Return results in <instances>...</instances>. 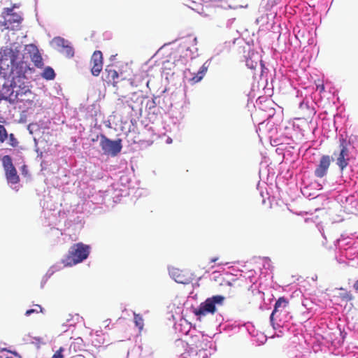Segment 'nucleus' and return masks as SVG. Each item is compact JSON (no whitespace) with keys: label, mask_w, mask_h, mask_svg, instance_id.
Here are the masks:
<instances>
[{"label":"nucleus","mask_w":358,"mask_h":358,"mask_svg":"<svg viewBox=\"0 0 358 358\" xmlns=\"http://www.w3.org/2000/svg\"><path fill=\"white\" fill-rule=\"evenodd\" d=\"M90 246L78 243L73 244L69 249V253L63 260L66 266H72L86 259L90 254Z\"/></svg>","instance_id":"nucleus-1"},{"label":"nucleus","mask_w":358,"mask_h":358,"mask_svg":"<svg viewBox=\"0 0 358 358\" xmlns=\"http://www.w3.org/2000/svg\"><path fill=\"white\" fill-rule=\"evenodd\" d=\"M225 298L221 295H215L208 298L201 303L197 308L193 310L194 314L200 319L208 314H215L217 312V306H222Z\"/></svg>","instance_id":"nucleus-2"},{"label":"nucleus","mask_w":358,"mask_h":358,"mask_svg":"<svg viewBox=\"0 0 358 358\" xmlns=\"http://www.w3.org/2000/svg\"><path fill=\"white\" fill-rule=\"evenodd\" d=\"M331 159L336 162L341 172L348 166L350 160V150L348 142L345 138H341L339 139L338 148L334 152Z\"/></svg>","instance_id":"nucleus-3"},{"label":"nucleus","mask_w":358,"mask_h":358,"mask_svg":"<svg viewBox=\"0 0 358 358\" xmlns=\"http://www.w3.org/2000/svg\"><path fill=\"white\" fill-rule=\"evenodd\" d=\"M99 145L105 155L112 157L117 156L122 148V140L120 138L112 141L104 134H100Z\"/></svg>","instance_id":"nucleus-4"},{"label":"nucleus","mask_w":358,"mask_h":358,"mask_svg":"<svg viewBox=\"0 0 358 358\" xmlns=\"http://www.w3.org/2000/svg\"><path fill=\"white\" fill-rule=\"evenodd\" d=\"M1 162L5 171L6 178L8 183L17 184L20 182V177L14 166L12 158L9 155H4L1 158Z\"/></svg>","instance_id":"nucleus-5"},{"label":"nucleus","mask_w":358,"mask_h":358,"mask_svg":"<svg viewBox=\"0 0 358 358\" xmlns=\"http://www.w3.org/2000/svg\"><path fill=\"white\" fill-rule=\"evenodd\" d=\"M15 7L16 6L14 5L12 8H5L2 12V16L5 18V21L3 22H0V24L5 26L7 29H8V23L10 24L13 23L19 24L22 20L20 15L13 12V8Z\"/></svg>","instance_id":"nucleus-6"},{"label":"nucleus","mask_w":358,"mask_h":358,"mask_svg":"<svg viewBox=\"0 0 358 358\" xmlns=\"http://www.w3.org/2000/svg\"><path fill=\"white\" fill-rule=\"evenodd\" d=\"M331 157L329 155H322L314 171V175L317 178H322L327 176L329 168L331 165Z\"/></svg>","instance_id":"nucleus-7"},{"label":"nucleus","mask_w":358,"mask_h":358,"mask_svg":"<svg viewBox=\"0 0 358 358\" xmlns=\"http://www.w3.org/2000/svg\"><path fill=\"white\" fill-rule=\"evenodd\" d=\"M91 72L94 76H98L103 69V55L99 50H96L91 57Z\"/></svg>","instance_id":"nucleus-8"},{"label":"nucleus","mask_w":358,"mask_h":358,"mask_svg":"<svg viewBox=\"0 0 358 358\" xmlns=\"http://www.w3.org/2000/svg\"><path fill=\"white\" fill-rule=\"evenodd\" d=\"M26 50L29 54L30 59L34 64V66L38 69L43 68V58L38 48L34 44H29L26 45Z\"/></svg>","instance_id":"nucleus-9"},{"label":"nucleus","mask_w":358,"mask_h":358,"mask_svg":"<svg viewBox=\"0 0 358 358\" xmlns=\"http://www.w3.org/2000/svg\"><path fill=\"white\" fill-rule=\"evenodd\" d=\"M19 55L20 51L16 48L13 49L11 48H5L3 50V55H1L0 61H9L11 68L13 69L17 64V59L19 57Z\"/></svg>","instance_id":"nucleus-10"},{"label":"nucleus","mask_w":358,"mask_h":358,"mask_svg":"<svg viewBox=\"0 0 358 358\" xmlns=\"http://www.w3.org/2000/svg\"><path fill=\"white\" fill-rule=\"evenodd\" d=\"M15 92V99L20 101H29V99H25L23 96H26L27 95H31V91L29 89L28 85H24L23 86L19 85L16 86L15 85L13 87V92Z\"/></svg>","instance_id":"nucleus-11"},{"label":"nucleus","mask_w":358,"mask_h":358,"mask_svg":"<svg viewBox=\"0 0 358 358\" xmlns=\"http://www.w3.org/2000/svg\"><path fill=\"white\" fill-rule=\"evenodd\" d=\"M54 41L57 44V45L62 47L61 52L66 57L71 58L73 57V48L69 45H66V41L64 38L60 37L55 38Z\"/></svg>","instance_id":"nucleus-12"},{"label":"nucleus","mask_w":358,"mask_h":358,"mask_svg":"<svg viewBox=\"0 0 358 358\" xmlns=\"http://www.w3.org/2000/svg\"><path fill=\"white\" fill-rule=\"evenodd\" d=\"M209 65L210 63L208 61L203 63L197 73H192V77L189 78V82L193 84L200 82L206 75L209 68Z\"/></svg>","instance_id":"nucleus-13"},{"label":"nucleus","mask_w":358,"mask_h":358,"mask_svg":"<svg viewBox=\"0 0 358 358\" xmlns=\"http://www.w3.org/2000/svg\"><path fill=\"white\" fill-rule=\"evenodd\" d=\"M289 301L284 296L280 297L275 302L274 309L270 316V320L271 322L273 321L274 315L279 311L284 310L288 306Z\"/></svg>","instance_id":"nucleus-14"},{"label":"nucleus","mask_w":358,"mask_h":358,"mask_svg":"<svg viewBox=\"0 0 358 358\" xmlns=\"http://www.w3.org/2000/svg\"><path fill=\"white\" fill-rule=\"evenodd\" d=\"M300 108L301 112L303 113L302 116L300 119H303L306 120H312V118L315 115V110L313 108H310L307 104L301 103L300 106Z\"/></svg>","instance_id":"nucleus-15"},{"label":"nucleus","mask_w":358,"mask_h":358,"mask_svg":"<svg viewBox=\"0 0 358 358\" xmlns=\"http://www.w3.org/2000/svg\"><path fill=\"white\" fill-rule=\"evenodd\" d=\"M105 71L106 73L107 80L112 83L114 87H116L117 82L115 80L118 78V73L117 71L112 69L110 66H107Z\"/></svg>","instance_id":"nucleus-16"},{"label":"nucleus","mask_w":358,"mask_h":358,"mask_svg":"<svg viewBox=\"0 0 358 358\" xmlns=\"http://www.w3.org/2000/svg\"><path fill=\"white\" fill-rule=\"evenodd\" d=\"M171 275L174 280L178 282V283H185L186 282V278L185 276L182 273V271H180L179 269H173L171 271Z\"/></svg>","instance_id":"nucleus-17"},{"label":"nucleus","mask_w":358,"mask_h":358,"mask_svg":"<svg viewBox=\"0 0 358 358\" xmlns=\"http://www.w3.org/2000/svg\"><path fill=\"white\" fill-rule=\"evenodd\" d=\"M42 77L46 80H53L55 77L53 69L50 66L45 68L42 73Z\"/></svg>","instance_id":"nucleus-18"},{"label":"nucleus","mask_w":358,"mask_h":358,"mask_svg":"<svg viewBox=\"0 0 358 358\" xmlns=\"http://www.w3.org/2000/svg\"><path fill=\"white\" fill-rule=\"evenodd\" d=\"M339 289L345 291V292L339 294V297L342 301H351L354 299V296L350 293V292L345 291L343 287L339 288Z\"/></svg>","instance_id":"nucleus-19"},{"label":"nucleus","mask_w":358,"mask_h":358,"mask_svg":"<svg viewBox=\"0 0 358 358\" xmlns=\"http://www.w3.org/2000/svg\"><path fill=\"white\" fill-rule=\"evenodd\" d=\"M194 351H192V354L190 355V358H206L207 352L206 350L203 349L199 350L198 351H195V355L194 354Z\"/></svg>","instance_id":"nucleus-20"},{"label":"nucleus","mask_w":358,"mask_h":358,"mask_svg":"<svg viewBox=\"0 0 358 358\" xmlns=\"http://www.w3.org/2000/svg\"><path fill=\"white\" fill-rule=\"evenodd\" d=\"M7 138L8 139V143L11 147L16 148V147L18 146L19 141L15 138V135L11 133L10 134H8V138Z\"/></svg>","instance_id":"nucleus-21"},{"label":"nucleus","mask_w":358,"mask_h":358,"mask_svg":"<svg viewBox=\"0 0 358 358\" xmlns=\"http://www.w3.org/2000/svg\"><path fill=\"white\" fill-rule=\"evenodd\" d=\"M8 138V133L5 127L0 124V143H3Z\"/></svg>","instance_id":"nucleus-22"},{"label":"nucleus","mask_w":358,"mask_h":358,"mask_svg":"<svg viewBox=\"0 0 358 358\" xmlns=\"http://www.w3.org/2000/svg\"><path fill=\"white\" fill-rule=\"evenodd\" d=\"M43 311V308L40 305H35V308L27 310L25 313L27 316L31 315L32 313H39Z\"/></svg>","instance_id":"nucleus-23"},{"label":"nucleus","mask_w":358,"mask_h":358,"mask_svg":"<svg viewBox=\"0 0 358 358\" xmlns=\"http://www.w3.org/2000/svg\"><path fill=\"white\" fill-rule=\"evenodd\" d=\"M134 323L141 330L143 327V320L139 315L134 314Z\"/></svg>","instance_id":"nucleus-24"},{"label":"nucleus","mask_w":358,"mask_h":358,"mask_svg":"<svg viewBox=\"0 0 358 358\" xmlns=\"http://www.w3.org/2000/svg\"><path fill=\"white\" fill-rule=\"evenodd\" d=\"M63 351L64 348L62 347L59 348V349L52 355V358H63Z\"/></svg>","instance_id":"nucleus-25"},{"label":"nucleus","mask_w":358,"mask_h":358,"mask_svg":"<svg viewBox=\"0 0 358 358\" xmlns=\"http://www.w3.org/2000/svg\"><path fill=\"white\" fill-rule=\"evenodd\" d=\"M353 288L354 289L358 292V279L357 280H355L354 285H353Z\"/></svg>","instance_id":"nucleus-26"},{"label":"nucleus","mask_w":358,"mask_h":358,"mask_svg":"<svg viewBox=\"0 0 358 358\" xmlns=\"http://www.w3.org/2000/svg\"><path fill=\"white\" fill-rule=\"evenodd\" d=\"M122 103H123V104L127 103V106H128L130 108H131L132 110H134V106H131V105L129 103V101L128 100H126V101H125V102H123V101H122Z\"/></svg>","instance_id":"nucleus-27"},{"label":"nucleus","mask_w":358,"mask_h":358,"mask_svg":"<svg viewBox=\"0 0 358 358\" xmlns=\"http://www.w3.org/2000/svg\"><path fill=\"white\" fill-rule=\"evenodd\" d=\"M217 260H218V257H213V258H211V259H210V263H215V262H216Z\"/></svg>","instance_id":"nucleus-28"},{"label":"nucleus","mask_w":358,"mask_h":358,"mask_svg":"<svg viewBox=\"0 0 358 358\" xmlns=\"http://www.w3.org/2000/svg\"><path fill=\"white\" fill-rule=\"evenodd\" d=\"M75 348H76V343H72L70 345L69 350H71L72 348H73V350H75Z\"/></svg>","instance_id":"nucleus-29"},{"label":"nucleus","mask_w":358,"mask_h":358,"mask_svg":"<svg viewBox=\"0 0 358 358\" xmlns=\"http://www.w3.org/2000/svg\"><path fill=\"white\" fill-rule=\"evenodd\" d=\"M99 139L100 140V135H97L96 138H93L92 141H98Z\"/></svg>","instance_id":"nucleus-30"},{"label":"nucleus","mask_w":358,"mask_h":358,"mask_svg":"<svg viewBox=\"0 0 358 358\" xmlns=\"http://www.w3.org/2000/svg\"><path fill=\"white\" fill-rule=\"evenodd\" d=\"M228 264V262H225V263H219V264H218V265H220H220H224V264Z\"/></svg>","instance_id":"nucleus-31"},{"label":"nucleus","mask_w":358,"mask_h":358,"mask_svg":"<svg viewBox=\"0 0 358 358\" xmlns=\"http://www.w3.org/2000/svg\"><path fill=\"white\" fill-rule=\"evenodd\" d=\"M171 141H172V140H171V138H169V139H168V142H169V143L171 142Z\"/></svg>","instance_id":"nucleus-32"},{"label":"nucleus","mask_w":358,"mask_h":358,"mask_svg":"<svg viewBox=\"0 0 358 358\" xmlns=\"http://www.w3.org/2000/svg\"><path fill=\"white\" fill-rule=\"evenodd\" d=\"M26 166H23L22 169H25Z\"/></svg>","instance_id":"nucleus-33"},{"label":"nucleus","mask_w":358,"mask_h":358,"mask_svg":"<svg viewBox=\"0 0 358 358\" xmlns=\"http://www.w3.org/2000/svg\"><path fill=\"white\" fill-rule=\"evenodd\" d=\"M6 358H12V357H6Z\"/></svg>","instance_id":"nucleus-34"}]
</instances>
